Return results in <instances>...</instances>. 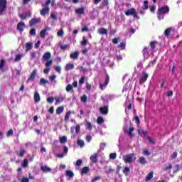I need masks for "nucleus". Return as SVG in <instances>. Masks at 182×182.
Returning a JSON list of instances; mask_svg holds the SVG:
<instances>
[{
	"instance_id": "obj_18",
	"label": "nucleus",
	"mask_w": 182,
	"mask_h": 182,
	"mask_svg": "<svg viewBox=\"0 0 182 182\" xmlns=\"http://www.w3.org/2000/svg\"><path fill=\"white\" fill-rule=\"evenodd\" d=\"M72 69H75V65L73 63H68L65 67V70L68 72V70H72Z\"/></svg>"
},
{
	"instance_id": "obj_13",
	"label": "nucleus",
	"mask_w": 182,
	"mask_h": 182,
	"mask_svg": "<svg viewBox=\"0 0 182 182\" xmlns=\"http://www.w3.org/2000/svg\"><path fill=\"white\" fill-rule=\"evenodd\" d=\"M36 23H41V18H33L29 21V25L31 28L33 25H36Z\"/></svg>"
},
{
	"instance_id": "obj_19",
	"label": "nucleus",
	"mask_w": 182,
	"mask_h": 182,
	"mask_svg": "<svg viewBox=\"0 0 182 182\" xmlns=\"http://www.w3.org/2000/svg\"><path fill=\"white\" fill-rule=\"evenodd\" d=\"M41 170L43 173H50L52 171V169L46 166H42Z\"/></svg>"
},
{
	"instance_id": "obj_57",
	"label": "nucleus",
	"mask_w": 182,
	"mask_h": 182,
	"mask_svg": "<svg viewBox=\"0 0 182 182\" xmlns=\"http://www.w3.org/2000/svg\"><path fill=\"white\" fill-rule=\"evenodd\" d=\"M144 56H146V53H149L147 47H144V49L142 50Z\"/></svg>"
},
{
	"instance_id": "obj_35",
	"label": "nucleus",
	"mask_w": 182,
	"mask_h": 182,
	"mask_svg": "<svg viewBox=\"0 0 182 182\" xmlns=\"http://www.w3.org/2000/svg\"><path fill=\"white\" fill-rule=\"evenodd\" d=\"M77 144L80 146L81 148L82 147H85V141L82 139H79L77 141Z\"/></svg>"
},
{
	"instance_id": "obj_4",
	"label": "nucleus",
	"mask_w": 182,
	"mask_h": 182,
	"mask_svg": "<svg viewBox=\"0 0 182 182\" xmlns=\"http://www.w3.org/2000/svg\"><path fill=\"white\" fill-rule=\"evenodd\" d=\"M8 1L6 0H0V14H4L6 10Z\"/></svg>"
},
{
	"instance_id": "obj_45",
	"label": "nucleus",
	"mask_w": 182,
	"mask_h": 182,
	"mask_svg": "<svg viewBox=\"0 0 182 182\" xmlns=\"http://www.w3.org/2000/svg\"><path fill=\"white\" fill-rule=\"evenodd\" d=\"M119 48H121V49L124 50L126 49V43L125 42H122L119 46H118Z\"/></svg>"
},
{
	"instance_id": "obj_34",
	"label": "nucleus",
	"mask_w": 182,
	"mask_h": 182,
	"mask_svg": "<svg viewBox=\"0 0 182 182\" xmlns=\"http://www.w3.org/2000/svg\"><path fill=\"white\" fill-rule=\"evenodd\" d=\"M142 9H144V10H147V9H149V1L145 0V1H144V4H143V6H142Z\"/></svg>"
},
{
	"instance_id": "obj_7",
	"label": "nucleus",
	"mask_w": 182,
	"mask_h": 182,
	"mask_svg": "<svg viewBox=\"0 0 182 182\" xmlns=\"http://www.w3.org/2000/svg\"><path fill=\"white\" fill-rule=\"evenodd\" d=\"M149 78V74L146 72H143V76L139 78V85H143L147 82V79Z\"/></svg>"
},
{
	"instance_id": "obj_50",
	"label": "nucleus",
	"mask_w": 182,
	"mask_h": 182,
	"mask_svg": "<svg viewBox=\"0 0 182 182\" xmlns=\"http://www.w3.org/2000/svg\"><path fill=\"white\" fill-rule=\"evenodd\" d=\"M47 102L48 103H50V105H52V103H53V102H55V98L53 97H48Z\"/></svg>"
},
{
	"instance_id": "obj_29",
	"label": "nucleus",
	"mask_w": 182,
	"mask_h": 182,
	"mask_svg": "<svg viewBox=\"0 0 182 182\" xmlns=\"http://www.w3.org/2000/svg\"><path fill=\"white\" fill-rule=\"evenodd\" d=\"M59 141L61 144H65V143L68 142V137H66V136H63L60 137Z\"/></svg>"
},
{
	"instance_id": "obj_25",
	"label": "nucleus",
	"mask_w": 182,
	"mask_h": 182,
	"mask_svg": "<svg viewBox=\"0 0 182 182\" xmlns=\"http://www.w3.org/2000/svg\"><path fill=\"white\" fill-rule=\"evenodd\" d=\"M65 174L67 177H69L70 178H73V177L75 176V173L70 170H67L65 171Z\"/></svg>"
},
{
	"instance_id": "obj_17",
	"label": "nucleus",
	"mask_w": 182,
	"mask_h": 182,
	"mask_svg": "<svg viewBox=\"0 0 182 182\" xmlns=\"http://www.w3.org/2000/svg\"><path fill=\"white\" fill-rule=\"evenodd\" d=\"M70 59H73L74 60H76L77 58H79V51H75L74 53H70Z\"/></svg>"
},
{
	"instance_id": "obj_22",
	"label": "nucleus",
	"mask_w": 182,
	"mask_h": 182,
	"mask_svg": "<svg viewBox=\"0 0 182 182\" xmlns=\"http://www.w3.org/2000/svg\"><path fill=\"white\" fill-rule=\"evenodd\" d=\"M34 102L36 103H39V102H41V95L38 92L34 93Z\"/></svg>"
},
{
	"instance_id": "obj_43",
	"label": "nucleus",
	"mask_w": 182,
	"mask_h": 182,
	"mask_svg": "<svg viewBox=\"0 0 182 182\" xmlns=\"http://www.w3.org/2000/svg\"><path fill=\"white\" fill-rule=\"evenodd\" d=\"M7 137H11V136H14V130L10 129L6 133Z\"/></svg>"
},
{
	"instance_id": "obj_5",
	"label": "nucleus",
	"mask_w": 182,
	"mask_h": 182,
	"mask_svg": "<svg viewBox=\"0 0 182 182\" xmlns=\"http://www.w3.org/2000/svg\"><path fill=\"white\" fill-rule=\"evenodd\" d=\"M36 75H38V70L35 68L31 73L29 77L27 79V83H28V82H33L36 77Z\"/></svg>"
},
{
	"instance_id": "obj_12",
	"label": "nucleus",
	"mask_w": 182,
	"mask_h": 182,
	"mask_svg": "<svg viewBox=\"0 0 182 182\" xmlns=\"http://www.w3.org/2000/svg\"><path fill=\"white\" fill-rule=\"evenodd\" d=\"M52 54L50 52H46L42 56V60L46 61L50 60Z\"/></svg>"
},
{
	"instance_id": "obj_48",
	"label": "nucleus",
	"mask_w": 182,
	"mask_h": 182,
	"mask_svg": "<svg viewBox=\"0 0 182 182\" xmlns=\"http://www.w3.org/2000/svg\"><path fill=\"white\" fill-rule=\"evenodd\" d=\"M147 140H149V143L151 144H156V141L154 139H151L149 136H147Z\"/></svg>"
},
{
	"instance_id": "obj_23",
	"label": "nucleus",
	"mask_w": 182,
	"mask_h": 182,
	"mask_svg": "<svg viewBox=\"0 0 182 182\" xmlns=\"http://www.w3.org/2000/svg\"><path fill=\"white\" fill-rule=\"evenodd\" d=\"M97 32L100 33V35H107V29L105 28H99Z\"/></svg>"
},
{
	"instance_id": "obj_33",
	"label": "nucleus",
	"mask_w": 182,
	"mask_h": 182,
	"mask_svg": "<svg viewBox=\"0 0 182 182\" xmlns=\"http://www.w3.org/2000/svg\"><path fill=\"white\" fill-rule=\"evenodd\" d=\"M97 123L98 124H102V123H105V119L103 118V117H98L97 119Z\"/></svg>"
},
{
	"instance_id": "obj_60",
	"label": "nucleus",
	"mask_w": 182,
	"mask_h": 182,
	"mask_svg": "<svg viewBox=\"0 0 182 182\" xmlns=\"http://www.w3.org/2000/svg\"><path fill=\"white\" fill-rule=\"evenodd\" d=\"M124 174H126L127 173H130V168L129 167H125L123 170Z\"/></svg>"
},
{
	"instance_id": "obj_52",
	"label": "nucleus",
	"mask_w": 182,
	"mask_h": 182,
	"mask_svg": "<svg viewBox=\"0 0 182 182\" xmlns=\"http://www.w3.org/2000/svg\"><path fill=\"white\" fill-rule=\"evenodd\" d=\"M63 33H64L63 29H61L58 31L57 36L62 38V36H63Z\"/></svg>"
},
{
	"instance_id": "obj_1",
	"label": "nucleus",
	"mask_w": 182,
	"mask_h": 182,
	"mask_svg": "<svg viewBox=\"0 0 182 182\" xmlns=\"http://www.w3.org/2000/svg\"><path fill=\"white\" fill-rule=\"evenodd\" d=\"M129 124H130V127L129 129V130L127 129V125H124V132L127 133V134H128L130 137V139H133V137H134V134H133V132H134V127H133V126H132V122H129Z\"/></svg>"
},
{
	"instance_id": "obj_3",
	"label": "nucleus",
	"mask_w": 182,
	"mask_h": 182,
	"mask_svg": "<svg viewBox=\"0 0 182 182\" xmlns=\"http://www.w3.org/2000/svg\"><path fill=\"white\" fill-rule=\"evenodd\" d=\"M134 153L128 154L122 157V160L124 163H129V164L133 163V157H134Z\"/></svg>"
},
{
	"instance_id": "obj_28",
	"label": "nucleus",
	"mask_w": 182,
	"mask_h": 182,
	"mask_svg": "<svg viewBox=\"0 0 182 182\" xmlns=\"http://www.w3.org/2000/svg\"><path fill=\"white\" fill-rule=\"evenodd\" d=\"M139 163L144 166V164H147V161L146 160V158H144V156H141L139 157Z\"/></svg>"
},
{
	"instance_id": "obj_38",
	"label": "nucleus",
	"mask_w": 182,
	"mask_h": 182,
	"mask_svg": "<svg viewBox=\"0 0 182 182\" xmlns=\"http://www.w3.org/2000/svg\"><path fill=\"white\" fill-rule=\"evenodd\" d=\"M157 15H158V19L159 21H161V19H164V14H162L160 13V11H157Z\"/></svg>"
},
{
	"instance_id": "obj_47",
	"label": "nucleus",
	"mask_w": 182,
	"mask_h": 182,
	"mask_svg": "<svg viewBox=\"0 0 182 182\" xmlns=\"http://www.w3.org/2000/svg\"><path fill=\"white\" fill-rule=\"evenodd\" d=\"M81 102H82V103H86V102H87V96H86V95L81 97Z\"/></svg>"
},
{
	"instance_id": "obj_49",
	"label": "nucleus",
	"mask_w": 182,
	"mask_h": 182,
	"mask_svg": "<svg viewBox=\"0 0 182 182\" xmlns=\"http://www.w3.org/2000/svg\"><path fill=\"white\" fill-rule=\"evenodd\" d=\"M102 6H109V0H102Z\"/></svg>"
},
{
	"instance_id": "obj_62",
	"label": "nucleus",
	"mask_w": 182,
	"mask_h": 182,
	"mask_svg": "<svg viewBox=\"0 0 182 182\" xmlns=\"http://www.w3.org/2000/svg\"><path fill=\"white\" fill-rule=\"evenodd\" d=\"M143 153L145 156H150L151 154L150 151H149V150L147 149H144Z\"/></svg>"
},
{
	"instance_id": "obj_51",
	"label": "nucleus",
	"mask_w": 182,
	"mask_h": 182,
	"mask_svg": "<svg viewBox=\"0 0 182 182\" xmlns=\"http://www.w3.org/2000/svg\"><path fill=\"white\" fill-rule=\"evenodd\" d=\"M82 163H83V161H82V159H78L77 160L76 163H75V166L77 167H80V166H82Z\"/></svg>"
},
{
	"instance_id": "obj_36",
	"label": "nucleus",
	"mask_w": 182,
	"mask_h": 182,
	"mask_svg": "<svg viewBox=\"0 0 182 182\" xmlns=\"http://www.w3.org/2000/svg\"><path fill=\"white\" fill-rule=\"evenodd\" d=\"M25 153H26V151H25V149H21L19 153H17V156H18V157H23Z\"/></svg>"
},
{
	"instance_id": "obj_20",
	"label": "nucleus",
	"mask_w": 182,
	"mask_h": 182,
	"mask_svg": "<svg viewBox=\"0 0 182 182\" xmlns=\"http://www.w3.org/2000/svg\"><path fill=\"white\" fill-rule=\"evenodd\" d=\"M90 159L92 161V163L96 164L97 163L98 159H97V154H94L90 156Z\"/></svg>"
},
{
	"instance_id": "obj_40",
	"label": "nucleus",
	"mask_w": 182,
	"mask_h": 182,
	"mask_svg": "<svg viewBox=\"0 0 182 182\" xmlns=\"http://www.w3.org/2000/svg\"><path fill=\"white\" fill-rule=\"evenodd\" d=\"M22 167L26 168L28 166V159H25L23 161V164H21Z\"/></svg>"
},
{
	"instance_id": "obj_64",
	"label": "nucleus",
	"mask_w": 182,
	"mask_h": 182,
	"mask_svg": "<svg viewBox=\"0 0 182 182\" xmlns=\"http://www.w3.org/2000/svg\"><path fill=\"white\" fill-rule=\"evenodd\" d=\"M21 182H29V178L26 177H23L21 179Z\"/></svg>"
},
{
	"instance_id": "obj_58",
	"label": "nucleus",
	"mask_w": 182,
	"mask_h": 182,
	"mask_svg": "<svg viewBox=\"0 0 182 182\" xmlns=\"http://www.w3.org/2000/svg\"><path fill=\"white\" fill-rule=\"evenodd\" d=\"M85 76L81 77V78L79 80V84L80 85H83L85 83Z\"/></svg>"
},
{
	"instance_id": "obj_6",
	"label": "nucleus",
	"mask_w": 182,
	"mask_h": 182,
	"mask_svg": "<svg viewBox=\"0 0 182 182\" xmlns=\"http://www.w3.org/2000/svg\"><path fill=\"white\" fill-rule=\"evenodd\" d=\"M158 11L162 15H166V14H168L170 12V8L168 6H162L159 8Z\"/></svg>"
},
{
	"instance_id": "obj_8",
	"label": "nucleus",
	"mask_w": 182,
	"mask_h": 182,
	"mask_svg": "<svg viewBox=\"0 0 182 182\" xmlns=\"http://www.w3.org/2000/svg\"><path fill=\"white\" fill-rule=\"evenodd\" d=\"M48 31H50V27H46L44 29L41 31L40 36L43 39H45V36H46V35H49V33H48Z\"/></svg>"
},
{
	"instance_id": "obj_61",
	"label": "nucleus",
	"mask_w": 182,
	"mask_h": 182,
	"mask_svg": "<svg viewBox=\"0 0 182 182\" xmlns=\"http://www.w3.org/2000/svg\"><path fill=\"white\" fill-rule=\"evenodd\" d=\"M31 59H35L36 58V53L32 52L30 53Z\"/></svg>"
},
{
	"instance_id": "obj_26",
	"label": "nucleus",
	"mask_w": 182,
	"mask_h": 182,
	"mask_svg": "<svg viewBox=\"0 0 182 182\" xmlns=\"http://www.w3.org/2000/svg\"><path fill=\"white\" fill-rule=\"evenodd\" d=\"M153 176H154V172L151 171L146 177L145 181H150L151 178H153Z\"/></svg>"
},
{
	"instance_id": "obj_55",
	"label": "nucleus",
	"mask_w": 182,
	"mask_h": 182,
	"mask_svg": "<svg viewBox=\"0 0 182 182\" xmlns=\"http://www.w3.org/2000/svg\"><path fill=\"white\" fill-rule=\"evenodd\" d=\"M80 125L77 124L75 126V133H76V134H78V133H80Z\"/></svg>"
},
{
	"instance_id": "obj_27",
	"label": "nucleus",
	"mask_w": 182,
	"mask_h": 182,
	"mask_svg": "<svg viewBox=\"0 0 182 182\" xmlns=\"http://www.w3.org/2000/svg\"><path fill=\"white\" fill-rule=\"evenodd\" d=\"M49 83V81L45 78H41L39 81L40 86H43V85H48Z\"/></svg>"
},
{
	"instance_id": "obj_46",
	"label": "nucleus",
	"mask_w": 182,
	"mask_h": 182,
	"mask_svg": "<svg viewBox=\"0 0 182 182\" xmlns=\"http://www.w3.org/2000/svg\"><path fill=\"white\" fill-rule=\"evenodd\" d=\"M4 66H5V60L1 59L0 60V70L4 69Z\"/></svg>"
},
{
	"instance_id": "obj_44",
	"label": "nucleus",
	"mask_w": 182,
	"mask_h": 182,
	"mask_svg": "<svg viewBox=\"0 0 182 182\" xmlns=\"http://www.w3.org/2000/svg\"><path fill=\"white\" fill-rule=\"evenodd\" d=\"M170 32H171V28H168L164 31L165 36H170Z\"/></svg>"
},
{
	"instance_id": "obj_9",
	"label": "nucleus",
	"mask_w": 182,
	"mask_h": 182,
	"mask_svg": "<svg viewBox=\"0 0 182 182\" xmlns=\"http://www.w3.org/2000/svg\"><path fill=\"white\" fill-rule=\"evenodd\" d=\"M109 82H110V77H109V75L107 74L105 83L100 84V89L103 90V88L106 87V86L109 85Z\"/></svg>"
},
{
	"instance_id": "obj_56",
	"label": "nucleus",
	"mask_w": 182,
	"mask_h": 182,
	"mask_svg": "<svg viewBox=\"0 0 182 182\" xmlns=\"http://www.w3.org/2000/svg\"><path fill=\"white\" fill-rule=\"evenodd\" d=\"M114 171V169L112 168V166H109V168L107 171H105L106 174H110V173H113Z\"/></svg>"
},
{
	"instance_id": "obj_31",
	"label": "nucleus",
	"mask_w": 182,
	"mask_h": 182,
	"mask_svg": "<svg viewBox=\"0 0 182 182\" xmlns=\"http://www.w3.org/2000/svg\"><path fill=\"white\" fill-rule=\"evenodd\" d=\"M71 114H72L71 111L67 112V113L65 115V118H64L65 122H69V117H70Z\"/></svg>"
},
{
	"instance_id": "obj_53",
	"label": "nucleus",
	"mask_w": 182,
	"mask_h": 182,
	"mask_svg": "<svg viewBox=\"0 0 182 182\" xmlns=\"http://www.w3.org/2000/svg\"><path fill=\"white\" fill-rule=\"evenodd\" d=\"M87 42H88L87 39L83 38V40L81 41L80 43L82 46H86V45H87Z\"/></svg>"
},
{
	"instance_id": "obj_24",
	"label": "nucleus",
	"mask_w": 182,
	"mask_h": 182,
	"mask_svg": "<svg viewBox=\"0 0 182 182\" xmlns=\"http://www.w3.org/2000/svg\"><path fill=\"white\" fill-rule=\"evenodd\" d=\"M33 48V43H26V52H29L31 49Z\"/></svg>"
},
{
	"instance_id": "obj_41",
	"label": "nucleus",
	"mask_w": 182,
	"mask_h": 182,
	"mask_svg": "<svg viewBox=\"0 0 182 182\" xmlns=\"http://www.w3.org/2000/svg\"><path fill=\"white\" fill-rule=\"evenodd\" d=\"M65 90L67 92H70V90H73V86L70 84H68L65 87Z\"/></svg>"
},
{
	"instance_id": "obj_30",
	"label": "nucleus",
	"mask_w": 182,
	"mask_h": 182,
	"mask_svg": "<svg viewBox=\"0 0 182 182\" xmlns=\"http://www.w3.org/2000/svg\"><path fill=\"white\" fill-rule=\"evenodd\" d=\"M52 65H53V60L50 59V60H46V68H50V66H52Z\"/></svg>"
},
{
	"instance_id": "obj_11",
	"label": "nucleus",
	"mask_w": 182,
	"mask_h": 182,
	"mask_svg": "<svg viewBox=\"0 0 182 182\" xmlns=\"http://www.w3.org/2000/svg\"><path fill=\"white\" fill-rule=\"evenodd\" d=\"M100 112L101 114H104L105 116H106V114L109 113V106L105 105L104 107H100Z\"/></svg>"
},
{
	"instance_id": "obj_2",
	"label": "nucleus",
	"mask_w": 182,
	"mask_h": 182,
	"mask_svg": "<svg viewBox=\"0 0 182 182\" xmlns=\"http://www.w3.org/2000/svg\"><path fill=\"white\" fill-rule=\"evenodd\" d=\"M126 16H130L132 15L135 19H140L139 15H137V12H136V9L132 8L125 11Z\"/></svg>"
},
{
	"instance_id": "obj_14",
	"label": "nucleus",
	"mask_w": 182,
	"mask_h": 182,
	"mask_svg": "<svg viewBox=\"0 0 182 182\" xmlns=\"http://www.w3.org/2000/svg\"><path fill=\"white\" fill-rule=\"evenodd\" d=\"M77 15H83L85 14V7L77 8L75 10Z\"/></svg>"
},
{
	"instance_id": "obj_32",
	"label": "nucleus",
	"mask_w": 182,
	"mask_h": 182,
	"mask_svg": "<svg viewBox=\"0 0 182 182\" xmlns=\"http://www.w3.org/2000/svg\"><path fill=\"white\" fill-rule=\"evenodd\" d=\"M63 110H65V108L63 107H59L56 109V114H61V113H63Z\"/></svg>"
},
{
	"instance_id": "obj_37",
	"label": "nucleus",
	"mask_w": 182,
	"mask_h": 182,
	"mask_svg": "<svg viewBox=\"0 0 182 182\" xmlns=\"http://www.w3.org/2000/svg\"><path fill=\"white\" fill-rule=\"evenodd\" d=\"M68 48H69V44H65V45H60V49H61V50H66V49H68Z\"/></svg>"
},
{
	"instance_id": "obj_54",
	"label": "nucleus",
	"mask_w": 182,
	"mask_h": 182,
	"mask_svg": "<svg viewBox=\"0 0 182 182\" xmlns=\"http://www.w3.org/2000/svg\"><path fill=\"white\" fill-rule=\"evenodd\" d=\"M30 35H31L32 36H36V30H35V28L31 29L30 30Z\"/></svg>"
},
{
	"instance_id": "obj_21",
	"label": "nucleus",
	"mask_w": 182,
	"mask_h": 182,
	"mask_svg": "<svg viewBox=\"0 0 182 182\" xmlns=\"http://www.w3.org/2000/svg\"><path fill=\"white\" fill-rule=\"evenodd\" d=\"M157 45H159V42L154 41H151L149 46L151 49V50H154V49H156V46H157Z\"/></svg>"
},
{
	"instance_id": "obj_10",
	"label": "nucleus",
	"mask_w": 182,
	"mask_h": 182,
	"mask_svg": "<svg viewBox=\"0 0 182 182\" xmlns=\"http://www.w3.org/2000/svg\"><path fill=\"white\" fill-rule=\"evenodd\" d=\"M24 28H26V26L25 25V22L23 21H20L17 24L16 29L17 31H19V32H23Z\"/></svg>"
},
{
	"instance_id": "obj_15",
	"label": "nucleus",
	"mask_w": 182,
	"mask_h": 182,
	"mask_svg": "<svg viewBox=\"0 0 182 182\" xmlns=\"http://www.w3.org/2000/svg\"><path fill=\"white\" fill-rule=\"evenodd\" d=\"M90 171V168L88 166H85L81 169L80 174L81 176H85V174H87Z\"/></svg>"
},
{
	"instance_id": "obj_16",
	"label": "nucleus",
	"mask_w": 182,
	"mask_h": 182,
	"mask_svg": "<svg viewBox=\"0 0 182 182\" xmlns=\"http://www.w3.org/2000/svg\"><path fill=\"white\" fill-rule=\"evenodd\" d=\"M49 6H46L45 8H43L40 12L41 15H42L43 16H45V15H46V14H49Z\"/></svg>"
},
{
	"instance_id": "obj_42",
	"label": "nucleus",
	"mask_w": 182,
	"mask_h": 182,
	"mask_svg": "<svg viewBox=\"0 0 182 182\" xmlns=\"http://www.w3.org/2000/svg\"><path fill=\"white\" fill-rule=\"evenodd\" d=\"M178 171H180V165L176 164L173 170V173L176 174V173H178Z\"/></svg>"
},
{
	"instance_id": "obj_63",
	"label": "nucleus",
	"mask_w": 182,
	"mask_h": 182,
	"mask_svg": "<svg viewBox=\"0 0 182 182\" xmlns=\"http://www.w3.org/2000/svg\"><path fill=\"white\" fill-rule=\"evenodd\" d=\"M100 180V176H95V178H93L91 181V182H96L97 181Z\"/></svg>"
},
{
	"instance_id": "obj_39",
	"label": "nucleus",
	"mask_w": 182,
	"mask_h": 182,
	"mask_svg": "<svg viewBox=\"0 0 182 182\" xmlns=\"http://www.w3.org/2000/svg\"><path fill=\"white\" fill-rule=\"evenodd\" d=\"M22 59V55L18 54L16 55V58L14 59V62H19Z\"/></svg>"
},
{
	"instance_id": "obj_59",
	"label": "nucleus",
	"mask_w": 182,
	"mask_h": 182,
	"mask_svg": "<svg viewBox=\"0 0 182 182\" xmlns=\"http://www.w3.org/2000/svg\"><path fill=\"white\" fill-rule=\"evenodd\" d=\"M116 157H117L116 153H112L109 154V159H112V160H114Z\"/></svg>"
}]
</instances>
